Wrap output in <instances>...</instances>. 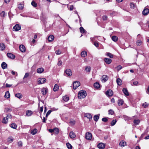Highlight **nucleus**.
Wrapping results in <instances>:
<instances>
[{"label": "nucleus", "mask_w": 149, "mask_h": 149, "mask_svg": "<svg viewBox=\"0 0 149 149\" xmlns=\"http://www.w3.org/2000/svg\"><path fill=\"white\" fill-rule=\"evenodd\" d=\"M86 95V91L83 90L80 91L78 95V98L80 99H81L85 98Z\"/></svg>", "instance_id": "1"}, {"label": "nucleus", "mask_w": 149, "mask_h": 149, "mask_svg": "<svg viewBox=\"0 0 149 149\" xmlns=\"http://www.w3.org/2000/svg\"><path fill=\"white\" fill-rule=\"evenodd\" d=\"M46 79L44 78H39L37 79L38 84H42L45 83L46 81Z\"/></svg>", "instance_id": "2"}, {"label": "nucleus", "mask_w": 149, "mask_h": 149, "mask_svg": "<svg viewBox=\"0 0 149 149\" xmlns=\"http://www.w3.org/2000/svg\"><path fill=\"white\" fill-rule=\"evenodd\" d=\"M80 85V83L78 81H74L73 84V88L74 90L76 89L77 87Z\"/></svg>", "instance_id": "3"}, {"label": "nucleus", "mask_w": 149, "mask_h": 149, "mask_svg": "<svg viewBox=\"0 0 149 149\" xmlns=\"http://www.w3.org/2000/svg\"><path fill=\"white\" fill-rule=\"evenodd\" d=\"M85 138L88 140H90L92 137V135L91 133L88 132L85 134Z\"/></svg>", "instance_id": "4"}, {"label": "nucleus", "mask_w": 149, "mask_h": 149, "mask_svg": "<svg viewBox=\"0 0 149 149\" xmlns=\"http://www.w3.org/2000/svg\"><path fill=\"white\" fill-rule=\"evenodd\" d=\"M21 28V26L20 25L16 24L13 27V30L14 31H17L20 30Z\"/></svg>", "instance_id": "5"}, {"label": "nucleus", "mask_w": 149, "mask_h": 149, "mask_svg": "<svg viewBox=\"0 0 149 149\" xmlns=\"http://www.w3.org/2000/svg\"><path fill=\"white\" fill-rule=\"evenodd\" d=\"M106 94L108 96H111L113 95V93L111 90L109 89L106 92Z\"/></svg>", "instance_id": "6"}, {"label": "nucleus", "mask_w": 149, "mask_h": 149, "mask_svg": "<svg viewBox=\"0 0 149 149\" xmlns=\"http://www.w3.org/2000/svg\"><path fill=\"white\" fill-rule=\"evenodd\" d=\"M97 147L100 149H104L105 147V145L102 143H100L98 144Z\"/></svg>", "instance_id": "7"}, {"label": "nucleus", "mask_w": 149, "mask_h": 149, "mask_svg": "<svg viewBox=\"0 0 149 149\" xmlns=\"http://www.w3.org/2000/svg\"><path fill=\"white\" fill-rule=\"evenodd\" d=\"M19 48L20 51L22 52H24L26 51V48L23 45H20L19 47Z\"/></svg>", "instance_id": "8"}, {"label": "nucleus", "mask_w": 149, "mask_h": 149, "mask_svg": "<svg viewBox=\"0 0 149 149\" xmlns=\"http://www.w3.org/2000/svg\"><path fill=\"white\" fill-rule=\"evenodd\" d=\"M7 55L8 57L12 59H14L15 57V55L10 53H8Z\"/></svg>", "instance_id": "9"}, {"label": "nucleus", "mask_w": 149, "mask_h": 149, "mask_svg": "<svg viewBox=\"0 0 149 149\" xmlns=\"http://www.w3.org/2000/svg\"><path fill=\"white\" fill-rule=\"evenodd\" d=\"M65 73L68 76L70 77L72 74V73L71 70L69 69H67L65 70Z\"/></svg>", "instance_id": "10"}, {"label": "nucleus", "mask_w": 149, "mask_h": 149, "mask_svg": "<svg viewBox=\"0 0 149 149\" xmlns=\"http://www.w3.org/2000/svg\"><path fill=\"white\" fill-rule=\"evenodd\" d=\"M108 79V77L106 75H103L101 78V80L102 82H105L107 81Z\"/></svg>", "instance_id": "11"}, {"label": "nucleus", "mask_w": 149, "mask_h": 149, "mask_svg": "<svg viewBox=\"0 0 149 149\" xmlns=\"http://www.w3.org/2000/svg\"><path fill=\"white\" fill-rule=\"evenodd\" d=\"M48 89L46 88H42L41 90V92L43 95H45L47 92Z\"/></svg>", "instance_id": "12"}, {"label": "nucleus", "mask_w": 149, "mask_h": 149, "mask_svg": "<svg viewBox=\"0 0 149 149\" xmlns=\"http://www.w3.org/2000/svg\"><path fill=\"white\" fill-rule=\"evenodd\" d=\"M143 14L145 15H146L149 13V10L147 8H145L143 11Z\"/></svg>", "instance_id": "13"}, {"label": "nucleus", "mask_w": 149, "mask_h": 149, "mask_svg": "<svg viewBox=\"0 0 149 149\" xmlns=\"http://www.w3.org/2000/svg\"><path fill=\"white\" fill-rule=\"evenodd\" d=\"M126 145V142L123 140L121 141L119 143V145L122 147Z\"/></svg>", "instance_id": "14"}, {"label": "nucleus", "mask_w": 149, "mask_h": 149, "mask_svg": "<svg viewBox=\"0 0 149 149\" xmlns=\"http://www.w3.org/2000/svg\"><path fill=\"white\" fill-rule=\"evenodd\" d=\"M69 136L71 138L74 139L76 137V136L73 132L71 131L69 133Z\"/></svg>", "instance_id": "15"}, {"label": "nucleus", "mask_w": 149, "mask_h": 149, "mask_svg": "<svg viewBox=\"0 0 149 149\" xmlns=\"http://www.w3.org/2000/svg\"><path fill=\"white\" fill-rule=\"evenodd\" d=\"M125 96H129V94L127 89L123 88L122 90Z\"/></svg>", "instance_id": "16"}, {"label": "nucleus", "mask_w": 149, "mask_h": 149, "mask_svg": "<svg viewBox=\"0 0 149 149\" xmlns=\"http://www.w3.org/2000/svg\"><path fill=\"white\" fill-rule=\"evenodd\" d=\"M33 114V112L31 110H28L26 111V116H31Z\"/></svg>", "instance_id": "17"}, {"label": "nucleus", "mask_w": 149, "mask_h": 149, "mask_svg": "<svg viewBox=\"0 0 149 149\" xmlns=\"http://www.w3.org/2000/svg\"><path fill=\"white\" fill-rule=\"evenodd\" d=\"M54 38V37L53 35H50L48 38V40L49 42L52 41Z\"/></svg>", "instance_id": "18"}, {"label": "nucleus", "mask_w": 149, "mask_h": 149, "mask_svg": "<svg viewBox=\"0 0 149 149\" xmlns=\"http://www.w3.org/2000/svg\"><path fill=\"white\" fill-rule=\"evenodd\" d=\"M44 70V69L43 68H38L37 70V72L38 73H42Z\"/></svg>", "instance_id": "19"}, {"label": "nucleus", "mask_w": 149, "mask_h": 149, "mask_svg": "<svg viewBox=\"0 0 149 149\" xmlns=\"http://www.w3.org/2000/svg\"><path fill=\"white\" fill-rule=\"evenodd\" d=\"M104 61L107 64H109L111 62V59L107 58H105Z\"/></svg>", "instance_id": "20"}, {"label": "nucleus", "mask_w": 149, "mask_h": 149, "mask_svg": "<svg viewBox=\"0 0 149 149\" xmlns=\"http://www.w3.org/2000/svg\"><path fill=\"white\" fill-rule=\"evenodd\" d=\"M5 49V46L4 44L2 43H0V50H3Z\"/></svg>", "instance_id": "21"}, {"label": "nucleus", "mask_w": 149, "mask_h": 149, "mask_svg": "<svg viewBox=\"0 0 149 149\" xmlns=\"http://www.w3.org/2000/svg\"><path fill=\"white\" fill-rule=\"evenodd\" d=\"M85 116L89 118L90 120H91L92 118V116L89 113H86L85 114Z\"/></svg>", "instance_id": "22"}, {"label": "nucleus", "mask_w": 149, "mask_h": 149, "mask_svg": "<svg viewBox=\"0 0 149 149\" xmlns=\"http://www.w3.org/2000/svg\"><path fill=\"white\" fill-rule=\"evenodd\" d=\"M1 67L3 69H5L7 67V65L4 62H3L1 65Z\"/></svg>", "instance_id": "23"}, {"label": "nucleus", "mask_w": 149, "mask_h": 149, "mask_svg": "<svg viewBox=\"0 0 149 149\" xmlns=\"http://www.w3.org/2000/svg\"><path fill=\"white\" fill-rule=\"evenodd\" d=\"M59 132V130L58 128H54V133L56 134H58Z\"/></svg>", "instance_id": "24"}, {"label": "nucleus", "mask_w": 149, "mask_h": 149, "mask_svg": "<svg viewBox=\"0 0 149 149\" xmlns=\"http://www.w3.org/2000/svg\"><path fill=\"white\" fill-rule=\"evenodd\" d=\"M99 116L100 114L94 116L93 117L94 120L96 122L97 121L99 118Z\"/></svg>", "instance_id": "25"}, {"label": "nucleus", "mask_w": 149, "mask_h": 149, "mask_svg": "<svg viewBox=\"0 0 149 149\" xmlns=\"http://www.w3.org/2000/svg\"><path fill=\"white\" fill-rule=\"evenodd\" d=\"M87 55V52L85 51H83L81 53V56L83 57H84Z\"/></svg>", "instance_id": "26"}, {"label": "nucleus", "mask_w": 149, "mask_h": 149, "mask_svg": "<svg viewBox=\"0 0 149 149\" xmlns=\"http://www.w3.org/2000/svg\"><path fill=\"white\" fill-rule=\"evenodd\" d=\"M117 84L119 85H121L122 84V80L120 78H118L116 80Z\"/></svg>", "instance_id": "27"}, {"label": "nucleus", "mask_w": 149, "mask_h": 149, "mask_svg": "<svg viewBox=\"0 0 149 149\" xmlns=\"http://www.w3.org/2000/svg\"><path fill=\"white\" fill-rule=\"evenodd\" d=\"M94 86L95 88H98L100 87V85L97 82L94 84Z\"/></svg>", "instance_id": "28"}, {"label": "nucleus", "mask_w": 149, "mask_h": 149, "mask_svg": "<svg viewBox=\"0 0 149 149\" xmlns=\"http://www.w3.org/2000/svg\"><path fill=\"white\" fill-rule=\"evenodd\" d=\"M123 118L125 120H131L132 118L129 117L127 116L126 115H123Z\"/></svg>", "instance_id": "29"}, {"label": "nucleus", "mask_w": 149, "mask_h": 149, "mask_svg": "<svg viewBox=\"0 0 149 149\" xmlns=\"http://www.w3.org/2000/svg\"><path fill=\"white\" fill-rule=\"evenodd\" d=\"M15 96L19 99H20L22 97V95L20 93H17L15 95Z\"/></svg>", "instance_id": "30"}, {"label": "nucleus", "mask_w": 149, "mask_h": 149, "mask_svg": "<svg viewBox=\"0 0 149 149\" xmlns=\"http://www.w3.org/2000/svg\"><path fill=\"white\" fill-rule=\"evenodd\" d=\"M4 97L6 98H8L10 97V94L8 91H7L6 92Z\"/></svg>", "instance_id": "31"}, {"label": "nucleus", "mask_w": 149, "mask_h": 149, "mask_svg": "<svg viewBox=\"0 0 149 149\" xmlns=\"http://www.w3.org/2000/svg\"><path fill=\"white\" fill-rule=\"evenodd\" d=\"M63 99L65 102H67L69 100V97L67 95L63 97Z\"/></svg>", "instance_id": "32"}, {"label": "nucleus", "mask_w": 149, "mask_h": 149, "mask_svg": "<svg viewBox=\"0 0 149 149\" xmlns=\"http://www.w3.org/2000/svg\"><path fill=\"white\" fill-rule=\"evenodd\" d=\"M8 122V120L6 118V117H4L3 118L2 122L4 124H6Z\"/></svg>", "instance_id": "33"}, {"label": "nucleus", "mask_w": 149, "mask_h": 149, "mask_svg": "<svg viewBox=\"0 0 149 149\" xmlns=\"http://www.w3.org/2000/svg\"><path fill=\"white\" fill-rule=\"evenodd\" d=\"M124 101L122 100H120L118 101V104L119 106L122 105L123 104Z\"/></svg>", "instance_id": "34"}, {"label": "nucleus", "mask_w": 149, "mask_h": 149, "mask_svg": "<svg viewBox=\"0 0 149 149\" xmlns=\"http://www.w3.org/2000/svg\"><path fill=\"white\" fill-rule=\"evenodd\" d=\"M58 88H59L58 86V85L56 84L55 85L54 87L53 88V90L54 91H57L58 89Z\"/></svg>", "instance_id": "35"}, {"label": "nucleus", "mask_w": 149, "mask_h": 149, "mask_svg": "<svg viewBox=\"0 0 149 149\" xmlns=\"http://www.w3.org/2000/svg\"><path fill=\"white\" fill-rule=\"evenodd\" d=\"M118 37L115 36H113L111 38L112 40L114 42L117 41L118 40Z\"/></svg>", "instance_id": "36"}, {"label": "nucleus", "mask_w": 149, "mask_h": 149, "mask_svg": "<svg viewBox=\"0 0 149 149\" xmlns=\"http://www.w3.org/2000/svg\"><path fill=\"white\" fill-rule=\"evenodd\" d=\"M23 5L21 3H19L18 4V8L20 10H22L23 8Z\"/></svg>", "instance_id": "37"}, {"label": "nucleus", "mask_w": 149, "mask_h": 149, "mask_svg": "<svg viewBox=\"0 0 149 149\" xmlns=\"http://www.w3.org/2000/svg\"><path fill=\"white\" fill-rule=\"evenodd\" d=\"M14 139L13 137H9L7 139L8 142L10 143H12Z\"/></svg>", "instance_id": "38"}, {"label": "nucleus", "mask_w": 149, "mask_h": 149, "mask_svg": "<svg viewBox=\"0 0 149 149\" xmlns=\"http://www.w3.org/2000/svg\"><path fill=\"white\" fill-rule=\"evenodd\" d=\"M17 145L19 147H21L22 146L23 143L22 141H19L17 142Z\"/></svg>", "instance_id": "39"}, {"label": "nucleus", "mask_w": 149, "mask_h": 149, "mask_svg": "<svg viewBox=\"0 0 149 149\" xmlns=\"http://www.w3.org/2000/svg\"><path fill=\"white\" fill-rule=\"evenodd\" d=\"M37 131V129H35L31 131V133L33 135H35L36 134Z\"/></svg>", "instance_id": "40"}, {"label": "nucleus", "mask_w": 149, "mask_h": 149, "mask_svg": "<svg viewBox=\"0 0 149 149\" xmlns=\"http://www.w3.org/2000/svg\"><path fill=\"white\" fill-rule=\"evenodd\" d=\"M91 67L89 66H86L85 68V70L88 72H89L91 71Z\"/></svg>", "instance_id": "41"}, {"label": "nucleus", "mask_w": 149, "mask_h": 149, "mask_svg": "<svg viewBox=\"0 0 149 149\" xmlns=\"http://www.w3.org/2000/svg\"><path fill=\"white\" fill-rule=\"evenodd\" d=\"M117 122V120H113L111 123V126H113Z\"/></svg>", "instance_id": "42"}, {"label": "nucleus", "mask_w": 149, "mask_h": 149, "mask_svg": "<svg viewBox=\"0 0 149 149\" xmlns=\"http://www.w3.org/2000/svg\"><path fill=\"white\" fill-rule=\"evenodd\" d=\"M10 127L13 129H16L17 127V125L15 123H13L10 125Z\"/></svg>", "instance_id": "43"}, {"label": "nucleus", "mask_w": 149, "mask_h": 149, "mask_svg": "<svg viewBox=\"0 0 149 149\" xmlns=\"http://www.w3.org/2000/svg\"><path fill=\"white\" fill-rule=\"evenodd\" d=\"M140 120L138 119L134 120V123L135 125H138L140 123Z\"/></svg>", "instance_id": "44"}, {"label": "nucleus", "mask_w": 149, "mask_h": 149, "mask_svg": "<svg viewBox=\"0 0 149 149\" xmlns=\"http://www.w3.org/2000/svg\"><path fill=\"white\" fill-rule=\"evenodd\" d=\"M68 149H72V145L69 143H66Z\"/></svg>", "instance_id": "45"}, {"label": "nucleus", "mask_w": 149, "mask_h": 149, "mask_svg": "<svg viewBox=\"0 0 149 149\" xmlns=\"http://www.w3.org/2000/svg\"><path fill=\"white\" fill-rule=\"evenodd\" d=\"M80 31L81 33H84L85 30L82 27H80L79 28Z\"/></svg>", "instance_id": "46"}, {"label": "nucleus", "mask_w": 149, "mask_h": 149, "mask_svg": "<svg viewBox=\"0 0 149 149\" xmlns=\"http://www.w3.org/2000/svg\"><path fill=\"white\" fill-rule=\"evenodd\" d=\"M107 55L111 58H113V55L112 54L109 52L107 53Z\"/></svg>", "instance_id": "47"}, {"label": "nucleus", "mask_w": 149, "mask_h": 149, "mask_svg": "<svg viewBox=\"0 0 149 149\" xmlns=\"http://www.w3.org/2000/svg\"><path fill=\"white\" fill-rule=\"evenodd\" d=\"M55 53L57 55H59L61 53V51L59 49L57 50L55 52Z\"/></svg>", "instance_id": "48"}, {"label": "nucleus", "mask_w": 149, "mask_h": 149, "mask_svg": "<svg viewBox=\"0 0 149 149\" xmlns=\"http://www.w3.org/2000/svg\"><path fill=\"white\" fill-rule=\"evenodd\" d=\"M136 45L138 46H140L141 45L142 42L140 40H138L136 42Z\"/></svg>", "instance_id": "49"}, {"label": "nucleus", "mask_w": 149, "mask_h": 149, "mask_svg": "<svg viewBox=\"0 0 149 149\" xmlns=\"http://www.w3.org/2000/svg\"><path fill=\"white\" fill-rule=\"evenodd\" d=\"M99 42L97 41H95L94 43V45L97 47H99Z\"/></svg>", "instance_id": "50"}, {"label": "nucleus", "mask_w": 149, "mask_h": 149, "mask_svg": "<svg viewBox=\"0 0 149 149\" xmlns=\"http://www.w3.org/2000/svg\"><path fill=\"white\" fill-rule=\"evenodd\" d=\"M32 5L34 7H36L37 6V4L34 1H32L31 3Z\"/></svg>", "instance_id": "51"}, {"label": "nucleus", "mask_w": 149, "mask_h": 149, "mask_svg": "<svg viewBox=\"0 0 149 149\" xmlns=\"http://www.w3.org/2000/svg\"><path fill=\"white\" fill-rule=\"evenodd\" d=\"M63 63L62 61L61 60H59L57 63V65L58 66H60L62 65Z\"/></svg>", "instance_id": "52"}, {"label": "nucleus", "mask_w": 149, "mask_h": 149, "mask_svg": "<svg viewBox=\"0 0 149 149\" xmlns=\"http://www.w3.org/2000/svg\"><path fill=\"white\" fill-rule=\"evenodd\" d=\"M130 6L131 8H134L135 7V5L133 3H130Z\"/></svg>", "instance_id": "53"}, {"label": "nucleus", "mask_w": 149, "mask_h": 149, "mask_svg": "<svg viewBox=\"0 0 149 149\" xmlns=\"http://www.w3.org/2000/svg\"><path fill=\"white\" fill-rule=\"evenodd\" d=\"M6 118L8 120L9 118H11L12 116L10 114H8L7 115Z\"/></svg>", "instance_id": "54"}, {"label": "nucleus", "mask_w": 149, "mask_h": 149, "mask_svg": "<svg viewBox=\"0 0 149 149\" xmlns=\"http://www.w3.org/2000/svg\"><path fill=\"white\" fill-rule=\"evenodd\" d=\"M29 76V73H26L23 79H24L25 78L28 77Z\"/></svg>", "instance_id": "55"}, {"label": "nucleus", "mask_w": 149, "mask_h": 149, "mask_svg": "<svg viewBox=\"0 0 149 149\" xmlns=\"http://www.w3.org/2000/svg\"><path fill=\"white\" fill-rule=\"evenodd\" d=\"M122 68V67L120 65H118L116 68L117 70L118 71H119L121 70Z\"/></svg>", "instance_id": "56"}, {"label": "nucleus", "mask_w": 149, "mask_h": 149, "mask_svg": "<svg viewBox=\"0 0 149 149\" xmlns=\"http://www.w3.org/2000/svg\"><path fill=\"white\" fill-rule=\"evenodd\" d=\"M0 15L1 17H4L6 16V14L4 11H3L0 14Z\"/></svg>", "instance_id": "57"}, {"label": "nucleus", "mask_w": 149, "mask_h": 149, "mask_svg": "<svg viewBox=\"0 0 149 149\" xmlns=\"http://www.w3.org/2000/svg\"><path fill=\"white\" fill-rule=\"evenodd\" d=\"M51 112L52 111L51 110H49L46 114V117H47L49 116V115L51 113Z\"/></svg>", "instance_id": "58"}, {"label": "nucleus", "mask_w": 149, "mask_h": 149, "mask_svg": "<svg viewBox=\"0 0 149 149\" xmlns=\"http://www.w3.org/2000/svg\"><path fill=\"white\" fill-rule=\"evenodd\" d=\"M108 112H109V114H111V115L113 114V113H114L113 111L112 110H111V109H110L109 110Z\"/></svg>", "instance_id": "59"}, {"label": "nucleus", "mask_w": 149, "mask_h": 149, "mask_svg": "<svg viewBox=\"0 0 149 149\" xmlns=\"http://www.w3.org/2000/svg\"><path fill=\"white\" fill-rule=\"evenodd\" d=\"M102 120V121L104 122H107L108 121V119L106 118H103Z\"/></svg>", "instance_id": "60"}, {"label": "nucleus", "mask_w": 149, "mask_h": 149, "mask_svg": "<svg viewBox=\"0 0 149 149\" xmlns=\"http://www.w3.org/2000/svg\"><path fill=\"white\" fill-rule=\"evenodd\" d=\"M148 104L146 102H145L143 104V106L145 108L146 107L148 106Z\"/></svg>", "instance_id": "61"}, {"label": "nucleus", "mask_w": 149, "mask_h": 149, "mask_svg": "<svg viewBox=\"0 0 149 149\" xmlns=\"http://www.w3.org/2000/svg\"><path fill=\"white\" fill-rule=\"evenodd\" d=\"M138 82L137 81H134L133 83V84L134 85H137L138 84Z\"/></svg>", "instance_id": "62"}, {"label": "nucleus", "mask_w": 149, "mask_h": 149, "mask_svg": "<svg viewBox=\"0 0 149 149\" xmlns=\"http://www.w3.org/2000/svg\"><path fill=\"white\" fill-rule=\"evenodd\" d=\"M11 73L13 75H15L16 74V75L17 76V73L16 72L14 71H12Z\"/></svg>", "instance_id": "63"}, {"label": "nucleus", "mask_w": 149, "mask_h": 149, "mask_svg": "<svg viewBox=\"0 0 149 149\" xmlns=\"http://www.w3.org/2000/svg\"><path fill=\"white\" fill-rule=\"evenodd\" d=\"M107 18V17L106 16H104L102 17V18L104 20H106Z\"/></svg>", "instance_id": "64"}]
</instances>
